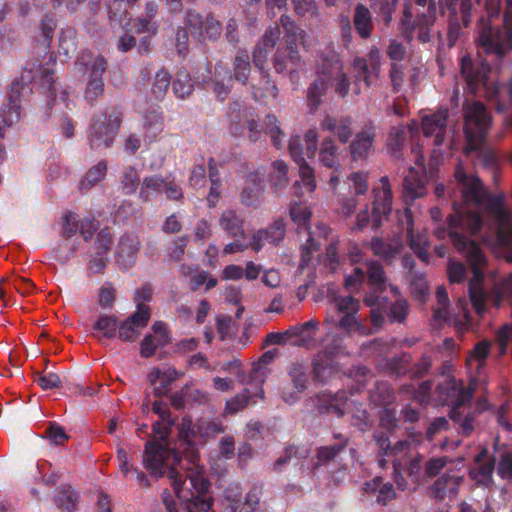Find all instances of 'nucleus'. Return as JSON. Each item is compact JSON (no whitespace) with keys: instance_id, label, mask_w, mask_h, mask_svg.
<instances>
[{"instance_id":"f257e3e1","label":"nucleus","mask_w":512,"mask_h":512,"mask_svg":"<svg viewBox=\"0 0 512 512\" xmlns=\"http://www.w3.org/2000/svg\"><path fill=\"white\" fill-rule=\"evenodd\" d=\"M453 210L445 224L437 227L434 234L440 240L449 238L454 248L466 258L473 273L468 284L470 301L475 311L481 315L486 308V293L482 287V268L486 264V258L480 246L470 237L481 230L482 216L478 211L468 210L457 203L453 204Z\"/></svg>"},{"instance_id":"f03ea898","label":"nucleus","mask_w":512,"mask_h":512,"mask_svg":"<svg viewBox=\"0 0 512 512\" xmlns=\"http://www.w3.org/2000/svg\"><path fill=\"white\" fill-rule=\"evenodd\" d=\"M181 455L154 442L145 445L143 463L152 476H167L177 497L186 502L187 512H210L213 501L207 497L210 483L201 471L182 473Z\"/></svg>"},{"instance_id":"7ed1b4c3","label":"nucleus","mask_w":512,"mask_h":512,"mask_svg":"<svg viewBox=\"0 0 512 512\" xmlns=\"http://www.w3.org/2000/svg\"><path fill=\"white\" fill-rule=\"evenodd\" d=\"M424 436L421 432H413L403 441L409 445L402 457L393 460L394 480L397 488L405 491L415 490L424 483L426 478L436 477L450 462L449 457L439 456L426 459L414 449L422 443Z\"/></svg>"},{"instance_id":"20e7f679","label":"nucleus","mask_w":512,"mask_h":512,"mask_svg":"<svg viewBox=\"0 0 512 512\" xmlns=\"http://www.w3.org/2000/svg\"><path fill=\"white\" fill-rule=\"evenodd\" d=\"M454 177L459 185L464 205L485 209L499 224L503 225L509 221L510 213L504 205L502 195L490 194L481 179L467 174L460 163L455 168Z\"/></svg>"},{"instance_id":"39448f33","label":"nucleus","mask_w":512,"mask_h":512,"mask_svg":"<svg viewBox=\"0 0 512 512\" xmlns=\"http://www.w3.org/2000/svg\"><path fill=\"white\" fill-rule=\"evenodd\" d=\"M460 70L466 83V89L471 94L490 93L498 100L499 111L512 106V77L506 83L494 86L489 79L490 65L485 61L474 62L467 56L461 58Z\"/></svg>"},{"instance_id":"423d86ee","label":"nucleus","mask_w":512,"mask_h":512,"mask_svg":"<svg viewBox=\"0 0 512 512\" xmlns=\"http://www.w3.org/2000/svg\"><path fill=\"white\" fill-rule=\"evenodd\" d=\"M502 0H486L487 17L481 16L478 21V44L486 54L502 59L512 51V26H496L492 19L499 16Z\"/></svg>"},{"instance_id":"0eeeda50","label":"nucleus","mask_w":512,"mask_h":512,"mask_svg":"<svg viewBox=\"0 0 512 512\" xmlns=\"http://www.w3.org/2000/svg\"><path fill=\"white\" fill-rule=\"evenodd\" d=\"M436 0H409L404 4L400 19V31L402 37L411 42L417 31V39L421 43L431 40L432 28L437 19Z\"/></svg>"},{"instance_id":"6e6552de","label":"nucleus","mask_w":512,"mask_h":512,"mask_svg":"<svg viewBox=\"0 0 512 512\" xmlns=\"http://www.w3.org/2000/svg\"><path fill=\"white\" fill-rule=\"evenodd\" d=\"M490 125L491 117L481 102H473L464 106V134L467 153L471 151L482 153L481 148Z\"/></svg>"},{"instance_id":"1a4fd4ad","label":"nucleus","mask_w":512,"mask_h":512,"mask_svg":"<svg viewBox=\"0 0 512 512\" xmlns=\"http://www.w3.org/2000/svg\"><path fill=\"white\" fill-rule=\"evenodd\" d=\"M122 123V111L112 108L91 120L88 142L91 149L109 148L112 146Z\"/></svg>"},{"instance_id":"9d476101","label":"nucleus","mask_w":512,"mask_h":512,"mask_svg":"<svg viewBox=\"0 0 512 512\" xmlns=\"http://www.w3.org/2000/svg\"><path fill=\"white\" fill-rule=\"evenodd\" d=\"M441 13L447 17V39L454 46L472 21V0H439Z\"/></svg>"},{"instance_id":"9b49d317","label":"nucleus","mask_w":512,"mask_h":512,"mask_svg":"<svg viewBox=\"0 0 512 512\" xmlns=\"http://www.w3.org/2000/svg\"><path fill=\"white\" fill-rule=\"evenodd\" d=\"M279 37L280 28L279 26L276 25L275 27L270 28V30L264 34V36L259 40V42L257 43L256 47L253 50V64L255 65L256 68L259 69L263 79L267 84L266 94H263L260 88L252 86V94L257 101H259L262 97L270 96L273 99H276L278 96V88L274 83H271L270 75L268 71L265 70V64L267 63L270 51L274 48Z\"/></svg>"},{"instance_id":"f8f14e48","label":"nucleus","mask_w":512,"mask_h":512,"mask_svg":"<svg viewBox=\"0 0 512 512\" xmlns=\"http://www.w3.org/2000/svg\"><path fill=\"white\" fill-rule=\"evenodd\" d=\"M82 55L78 58L76 64H79L89 72V80L85 89V99L91 104L104 93L103 74L108 68L107 60L101 56Z\"/></svg>"},{"instance_id":"ddd939ff","label":"nucleus","mask_w":512,"mask_h":512,"mask_svg":"<svg viewBox=\"0 0 512 512\" xmlns=\"http://www.w3.org/2000/svg\"><path fill=\"white\" fill-rule=\"evenodd\" d=\"M366 266L367 285L370 290L365 293L363 302L366 306H374L383 303V300L386 301V296H382V294L386 290L387 277L380 262L367 261Z\"/></svg>"},{"instance_id":"4468645a","label":"nucleus","mask_w":512,"mask_h":512,"mask_svg":"<svg viewBox=\"0 0 512 512\" xmlns=\"http://www.w3.org/2000/svg\"><path fill=\"white\" fill-rule=\"evenodd\" d=\"M381 52L372 46L366 57H355L353 67L357 71L355 81H363L367 87L372 86L378 79L381 70Z\"/></svg>"},{"instance_id":"2eb2a0df","label":"nucleus","mask_w":512,"mask_h":512,"mask_svg":"<svg viewBox=\"0 0 512 512\" xmlns=\"http://www.w3.org/2000/svg\"><path fill=\"white\" fill-rule=\"evenodd\" d=\"M381 187L373 188L374 200L372 203L371 221L372 227L377 229L392 211V189L388 176L380 178Z\"/></svg>"},{"instance_id":"dca6fc26","label":"nucleus","mask_w":512,"mask_h":512,"mask_svg":"<svg viewBox=\"0 0 512 512\" xmlns=\"http://www.w3.org/2000/svg\"><path fill=\"white\" fill-rule=\"evenodd\" d=\"M150 318V307L145 304H138L137 310L133 314L118 323V338L123 342H134L140 335L139 329L146 327Z\"/></svg>"},{"instance_id":"f3484780","label":"nucleus","mask_w":512,"mask_h":512,"mask_svg":"<svg viewBox=\"0 0 512 512\" xmlns=\"http://www.w3.org/2000/svg\"><path fill=\"white\" fill-rule=\"evenodd\" d=\"M377 136V127L372 121L366 122L357 132L349 145V152L353 161H364L374 152V143Z\"/></svg>"},{"instance_id":"a211bd4d","label":"nucleus","mask_w":512,"mask_h":512,"mask_svg":"<svg viewBox=\"0 0 512 512\" xmlns=\"http://www.w3.org/2000/svg\"><path fill=\"white\" fill-rule=\"evenodd\" d=\"M435 392L439 401L443 405L451 406V409L467 405L472 398V391L458 384L455 378L439 383Z\"/></svg>"},{"instance_id":"6ab92c4d","label":"nucleus","mask_w":512,"mask_h":512,"mask_svg":"<svg viewBox=\"0 0 512 512\" xmlns=\"http://www.w3.org/2000/svg\"><path fill=\"white\" fill-rule=\"evenodd\" d=\"M24 84L14 81L8 96V103L0 110V138H5L6 128L18 122L21 116V92Z\"/></svg>"},{"instance_id":"aec40b11","label":"nucleus","mask_w":512,"mask_h":512,"mask_svg":"<svg viewBox=\"0 0 512 512\" xmlns=\"http://www.w3.org/2000/svg\"><path fill=\"white\" fill-rule=\"evenodd\" d=\"M304 63L296 47L287 45L284 49H278L273 58V66L277 73H287L291 81L298 80V70Z\"/></svg>"},{"instance_id":"412c9836","label":"nucleus","mask_w":512,"mask_h":512,"mask_svg":"<svg viewBox=\"0 0 512 512\" xmlns=\"http://www.w3.org/2000/svg\"><path fill=\"white\" fill-rule=\"evenodd\" d=\"M449 117L448 108H440L435 113L422 118V131L426 137H434V145L440 146L444 143L447 133V121Z\"/></svg>"},{"instance_id":"4be33fe9","label":"nucleus","mask_w":512,"mask_h":512,"mask_svg":"<svg viewBox=\"0 0 512 512\" xmlns=\"http://www.w3.org/2000/svg\"><path fill=\"white\" fill-rule=\"evenodd\" d=\"M263 176L264 173L260 171H253L247 174L245 185L240 193V200L243 205L254 208L261 206L265 193Z\"/></svg>"},{"instance_id":"5701e85b","label":"nucleus","mask_w":512,"mask_h":512,"mask_svg":"<svg viewBox=\"0 0 512 512\" xmlns=\"http://www.w3.org/2000/svg\"><path fill=\"white\" fill-rule=\"evenodd\" d=\"M463 480V476L455 473H444L429 487L430 496L437 501L453 500L458 495Z\"/></svg>"},{"instance_id":"b1692460","label":"nucleus","mask_w":512,"mask_h":512,"mask_svg":"<svg viewBox=\"0 0 512 512\" xmlns=\"http://www.w3.org/2000/svg\"><path fill=\"white\" fill-rule=\"evenodd\" d=\"M286 224L282 218L276 219L265 229H259L252 236L250 247L255 252H259L265 243L278 245L285 237Z\"/></svg>"},{"instance_id":"393cba45","label":"nucleus","mask_w":512,"mask_h":512,"mask_svg":"<svg viewBox=\"0 0 512 512\" xmlns=\"http://www.w3.org/2000/svg\"><path fill=\"white\" fill-rule=\"evenodd\" d=\"M334 443L320 446L315 450V461L313 468L317 469L321 466H327L332 462H336L341 453L346 449L349 438L337 433L334 434Z\"/></svg>"},{"instance_id":"a878e982","label":"nucleus","mask_w":512,"mask_h":512,"mask_svg":"<svg viewBox=\"0 0 512 512\" xmlns=\"http://www.w3.org/2000/svg\"><path fill=\"white\" fill-rule=\"evenodd\" d=\"M288 148L292 159L298 165L299 176L303 184L306 186L308 191L312 192L316 187L314 170L308 165L303 157L301 138L299 136H292L289 140Z\"/></svg>"},{"instance_id":"bb28decb","label":"nucleus","mask_w":512,"mask_h":512,"mask_svg":"<svg viewBox=\"0 0 512 512\" xmlns=\"http://www.w3.org/2000/svg\"><path fill=\"white\" fill-rule=\"evenodd\" d=\"M319 161L324 167L333 170L329 183L334 189L339 183L341 166L339 163V148L332 138L329 137L323 140L319 150Z\"/></svg>"},{"instance_id":"cd10ccee","label":"nucleus","mask_w":512,"mask_h":512,"mask_svg":"<svg viewBox=\"0 0 512 512\" xmlns=\"http://www.w3.org/2000/svg\"><path fill=\"white\" fill-rule=\"evenodd\" d=\"M347 399L345 391H338L335 394L323 391L316 396L315 404L321 414H334L340 418L345 414L344 406Z\"/></svg>"},{"instance_id":"c85d7f7f","label":"nucleus","mask_w":512,"mask_h":512,"mask_svg":"<svg viewBox=\"0 0 512 512\" xmlns=\"http://www.w3.org/2000/svg\"><path fill=\"white\" fill-rule=\"evenodd\" d=\"M352 118L350 116H331L326 115L321 121L320 126L323 131L334 133L338 140L345 144L353 135Z\"/></svg>"},{"instance_id":"c756f323","label":"nucleus","mask_w":512,"mask_h":512,"mask_svg":"<svg viewBox=\"0 0 512 512\" xmlns=\"http://www.w3.org/2000/svg\"><path fill=\"white\" fill-rule=\"evenodd\" d=\"M371 249L375 255L391 264L400 255L403 249V242L400 237H375L371 240Z\"/></svg>"},{"instance_id":"7c9ffc66","label":"nucleus","mask_w":512,"mask_h":512,"mask_svg":"<svg viewBox=\"0 0 512 512\" xmlns=\"http://www.w3.org/2000/svg\"><path fill=\"white\" fill-rule=\"evenodd\" d=\"M178 376L179 373L175 368H168L166 370H161L158 367L153 368L148 375V380L153 386L154 396L158 398L166 396L170 385Z\"/></svg>"},{"instance_id":"2f4dec72","label":"nucleus","mask_w":512,"mask_h":512,"mask_svg":"<svg viewBox=\"0 0 512 512\" xmlns=\"http://www.w3.org/2000/svg\"><path fill=\"white\" fill-rule=\"evenodd\" d=\"M406 217H407V224H408V230H407V242L411 250L416 254V256L424 263L429 262V253H428V247H429V238L427 233H418L414 234L413 231V220L411 217V213L409 210H406Z\"/></svg>"},{"instance_id":"473e14b6","label":"nucleus","mask_w":512,"mask_h":512,"mask_svg":"<svg viewBox=\"0 0 512 512\" xmlns=\"http://www.w3.org/2000/svg\"><path fill=\"white\" fill-rule=\"evenodd\" d=\"M213 92L220 101H224L231 93L233 76L231 70L222 62L216 63L212 79Z\"/></svg>"},{"instance_id":"72a5a7b5","label":"nucleus","mask_w":512,"mask_h":512,"mask_svg":"<svg viewBox=\"0 0 512 512\" xmlns=\"http://www.w3.org/2000/svg\"><path fill=\"white\" fill-rule=\"evenodd\" d=\"M164 129V117L160 107L148 110L144 115V141L152 144Z\"/></svg>"},{"instance_id":"f704fd0d","label":"nucleus","mask_w":512,"mask_h":512,"mask_svg":"<svg viewBox=\"0 0 512 512\" xmlns=\"http://www.w3.org/2000/svg\"><path fill=\"white\" fill-rule=\"evenodd\" d=\"M343 71V62L338 53L329 51L320 56L319 62L316 67V76H323L327 81L332 82V79Z\"/></svg>"},{"instance_id":"c9c22d12","label":"nucleus","mask_w":512,"mask_h":512,"mask_svg":"<svg viewBox=\"0 0 512 512\" xmlns=\"http://www.w3.org/2000/svg\"><path fill=\"white\" fill-rule=\"evenodd\" d=\"M139 249L140 241L138 236L132 234L122 236L117 246V261L125 267L131 266L136 260Z\"/></svg>"},{"instance_id":"e433bc0d","label":"nucleus","mask_w":512,"mask_h":512,"mask_svg":"<svg viewBox=\"0 0 512 512\" xmlns=\"http://www.w3.org/2000/svg\"><path fill=\"white\" fill-rule=\"evenodd\" d=\"M314 379L326 383L337 372V364L334 358L326 352H319L312 362Z\"/></svg>"},{"instance_id":"4c0bfd02","label":"nucleus","mask_w":512,"mask_h":512,"mask_svg":"<svg viewBox=\"0 0 512 512\" xmlns=\"http://www.w3.org/2000/svg\"><path fill=\"white\" fill-rule=\"evenodd\" d=\"M475 463L477 464V467L471 469L470 477L479 484H489L494 472L495 459L489 458L487 450L483 449L475 457Z\"/></svg>"},{"instance_id":"58836bf2","label":"nucleus","mask_w":512,"mask_h":512,"mask_svg":"<svg viewBox=\"0 0 512 512\" xmlns=\"http://www.w3.org/2000/svg\"><path fill=\"white\" fill-rule=\"evenodd\" d=\"M363 490L367 494H375L376 502L386 506L397 496L393 485L389 482H383L382 478L375 477L364 484Z\"/></svg>"},{"instance_id":"ea45409f","label":"nucleus","mask_w":512,"mask_h":512,"mask_svg":"<svg viewBox=\"0 0 512 512\" xmlns=\"http://www.w3.org/2000/svg\"><path fill=\"white\" fill-rule=\"evenodd\" d=\"M353 26L358 36L369 39L374 31V23L370 10L363 4H357L354 8Z\"/></svg>"},{"instance_id":"a19ab883","label":"nucleus","mask_w":512,"mask_h":512,"mask_svg":"<svg viewBox=\"0 0 512 512\" xmlns=\"http://www.w3.org/2000/svg\"><path fill=\"white\" fill-rule=\"evenodd\" d=\"M427 193L424 180L414 168H409L408 174L403 180V196L406 202L414 201Z\"/></svg>"},{"instance_id":"79ce46f5","label":"nucleus","mask_w":512,"mask_h":512,"mask_svg":"<svg viewBox=\"0 0 512 512\" xmlns=\"http://www.w3.org/2000/svg\"><path fill=\"white\" fill-rule=\"evenodd\" d=\"M466 405L450 410V418L458 426V433L463 437H469L475 429V417L479 411H467Z\"/></svg>"},{"instance_id":"37998d69","label":"nucleus","mask_w":512,"mask_h":512,"mask_svg":"<svg viewBox=\"0 0 512 512\" xmlns=\"http://www.w3.org/2000/svg\"><path fill=\"white\" fill-rule=\"evenodd\" d=\"M268 179L275 194L281 192L289 184L288 165L283 160H275L270 165Z\"/></svg>"},{"instance_id":"c03bdc74","label":"nucleus","mask_w":512,"mask_h":512,"mask_svg":"<svg viewBox=\"0 0 512 512\" xmlns=\"http://www.w3.org/2000/svg\"><path fill=\"white\" fill-rule=\"evenodd\" d=\"M332 82L327 81L323 76L315 78L307 89V105L311 113H315L322 103V97L326 94Z\"/></svg>"},{"instance_id":"a18cd8bd","label":"nucleus","mask_w":512,"mask_h":512,"mask_svg":"<svg viewBox=\"0 0 512 512\" xmlns=\"http://www.w3.org/2000/svg\"><path fill=\"white\" fill-rule=\"evenodd\" d=\"M164 180L165 177L160 174L145 177L140 186L139 198L143 202H149L152 198L162 195Z\"/></svg>"},{"instance_id":"49530a36","label":"nucleus","mask_w":512,"mask_h":512,"mask_svg":"<svg viewBox=\"0 0 512 512\" xmlns=\"http://www.w3.org/2000/svg\"><path fill=\"white\" fill-rule=\"evenodd\" d=\"M374 440L382 456H392L395 458L402 454L409 445V441H397L394 445H391L389 434L385 431H376L374 433Z\"/></svg>"},{"instance_id":"de8ad7c7","label":"nucleus","mask_w":512,"mask_h":512,"mask_svg":"<svg viewBox=\"0 0 512 512\" xmlns=\"http://www.w3.org/2000/svg\"><path fill=\"white\" fill-rule=\"evenodd\" d=\"M251 71L250 56L247 50L239 49L233 60V79L243 85L248 83Z\"/></svg>"},{"instance_id":"09e8293b","label":"nucleus","mask_w":512,"mask_h":512,"mask_svg":"<svg viewBox=\"0 0 512 512\" xmlns=\"http://www.w3.org/2000/svg\"><path fill=\"white\" fill-rule=\"evenodd\" d=\"M107 171V161H99L97 164L90 167L86 174L83 176L79 183V189L82 192L88 191L106 177Z\"/></svg>"},{"instance_id":"8fccbe9b","label":"nucleus","mask_w":512,"mask_h":512,"mask_svg":"<svg viewBox=\"0 0 512 512\" xmlns=\"http://www.w3.org/2000/svg\"><path fill=\"white\" fill-rule=\"evenodd\" d=\"M119 182L122 193L128 196L135 194L142 183L139 171L134 166H127L121 171Z\"/></svg>"},{"instance_id":"3c124183","label":"nucleus","mask_w":512,"mask_h":512,"mask_svg":"<svg viewBox=\"0 0 512 512\" xmlns=\"http://www.w3.org/2000/svg\"><path fill=\"white\" fill-rule=\"evenodd\" d=\"M436 300L438 306L433 310V319L438 325L442 326L450 320L449 299L445 287L439 286L437 288Z\"/></svg>"},{"instance_id":"603ef678","label":"nucleus","mask_w":512,"mask_h":512,"mask_svg":"<svg viewBox=\"0 0 512 512\" xmlns=\"http://www.w3.org/2000/svg\"><path fill=\"white\" fill-rule=\"evenodd\" d=\"M220 226L230 236L238 237L244 235L243 220L233 210H227L222 213Z\"/></svg>"},{"instance_id":"864d4df0","label":"nucleus","mask_w":512,"mask_h":512,"mask_svg":"<svg viewBox=\"0 0 512 512\" xmlns=\"http://www.w3.org/2000/svg\"><path fill=\"white\" fill-rule=\"evenodd\" d=\"M173 92L176 97L185 99L190 96L194 90V83L186 70H180L172 84Z\"/></svg>"},{"instance_id":"5fc2aeb1","label":"nucleus","mask_w":512,"mask_h":512,"mask_svg":"<svg viewBox=\"0 0 512 512\" xmlns=\"http://www.w3.org/2000/svg\"><path fill=\"white\" fill-rule=\"evenodd\" d=\"M412 356L403 352L387 360V369L396 376H403L411 371Z\"/></svg>"},{"instance_id":"6e6d98bb","label":"nucleus","mask_w":512,"mask_h":512,"mask_svg":"<svg viewBox=\"0 0 512 512\" xmlns=\"http://www.w3.org/2000/svg\"><path fill=\"white\" fill-rule=\"evenodd\" d=\"M370 400L377 406H387L394 400V391L386 382H379L370 391Z\"/></svg>"},{"instance_id":"4d7b16f0","label":"nucleus","mask_w":512,"mask_h":512,"mask_svg":"<svg viewBox=\"0 0 512 512\" xmlns=\"http://www.w3.org/2000/svg\"><path fill=\"white\" fill-rule=\"evenodd\" d=\"M118 319L115 315L102 314L93 325V329L103 332V337L113 339L117 336Z\"/></svg>"},{"instance_id":"13d9d810","label":"nucleus","mask_w":512,"mask_h":512,"mask_svg":"<svg viewBox=\"0 0 512 512\" xmlns=\"http://www.w3.org/2000/svg\"><path fill=\"white\" fill-rule=\"evenodd\" d=\"M242 103L239 100L229 104L228 117L230 119L229 131L234 137H241L244 134V127L241 125Z\"/></svg>"},{"instance_id":"bf43d9fd","label":"nucleus","mask_w":512,"mask_h":512,"mask_svg":"<svg viewBox=\"0 0 512 512\" xmlns=\"http://www.w3.org/2000/svg\"><path fill=\"white\" fill-rule=\"evenodd\" d=\"M406 141V131L403 127H393L387 139L388 151L399 158Z\"/></svg>"},{"instance_id":"052dcab7","label":"nucleus","mask_w":512,"mask_h":512,"mask_svg":"<svg viewBox=\"0 0 512 512\" xmlns=\"http://www.w3.org/2000/svg\"><path fill=\"white\" fill-rule=\"evenodd\" d=\"M371 8L381 16L386 26H389L399 0H370Z\"/></svg>"},{"instance_id":"680f3d73","label":"nucleus","mask_w":512,"mask_h":512,"mask_svg":"<svg viewBox=\"0 0 512 512\" xmlns=\"http://www.w3.org/2000/svg\"><path fill=\"white\" fill-rule=\"evenodd\" d=\"M78 502V493L70 486L61 489L55 498L57 507L63 511L73 512Z\"/></svg>"},{"instance_id":"e2e57ef3","label":"nucleus","mask_w":512,"mask_h":512,"mask_svg":"<svg viewBox=\"0 0 512 512\" xmlns=\"http://www.w3.org/2000/svg\"><path fill=\"white\" fill-rule=\"evenodd\" d=\"M280 22L287 37V45L297 48L298 41L302 38L303 31L288 15H282Z\"/></svg>"},{"instance_id":"0e129e2a","label":"nucleus","mask_w":512,"mask_h":512,"mask_svg":"<svg viewBox=\"0 0 512 512\" xmlns=\"http://www.w3.org/2000/svg\"><path fill=\"white\" fill-rule=\"evenodd\" d=\"M171 76L164 69L159 70L154 78L151 92L156 100H162L170 86Z\"/></svg>"},{"instance_id":"69168bd1","label":"nucleus","mask_w":512,"mask_h":512,"mask_svg":"<svg viewBox=\"0 0 512 512\" xmlns=\"http://www.w3.org/2000/svg\"><path fill=\"white\" fill-rule=\"evenodd\" d=\"M408 303L405 299H398L394 303L387 305L386 316L391 323H402L408 315Z\"/></svg>"},{"instance_id":"338daca9","label":"nucleus","mask_w":512,"mask_h":512,"mask_svg":"<svg viewBox=\"0 0 512 512\" xmlns=\"http://www.w3.org/2000/svg\"><path fill=\"white\" fill-rule=\"evenodd\" d=\"M167 344V339L157 338L152 334H147L140 343V355L143 358H150L155 355L159 347H164Z\"/></svg>"},{"instance_id":"774afa93","label":"nucleus","mask_w":512,"mask_h":512,"mask_svg":"<svg viewBox=\"0 0 512 512\" xmlns=\"http://www.w3.org/2000/svg\"><path fill=\"white\" fill-rule=\"evenodd\" d=\"M266 133L271 136L272 144L275 148L281 149L283 144L284 133L279 126V122L275 115L268 114L265 120Z\"/></svg>"}]
</instances>
